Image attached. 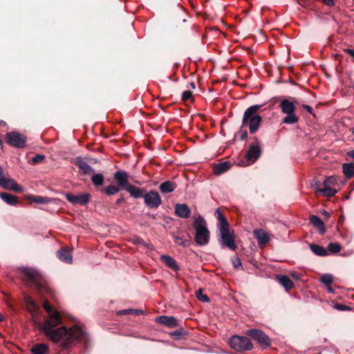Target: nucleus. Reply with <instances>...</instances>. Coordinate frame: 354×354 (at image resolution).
Segmentation results:
<instances>
[{"mask_svg":"<svg viewBox=\"0 0 354 354\" xmlns=\"http://www.w3.org/2000/svg\"><path fill=\"white\" fill-rule=\"evenodd\" d=\"M143 199L145 205L151 209H157L162 203L160 195L155 189L145 192Z\"/></svg>","mask_w":354,"mask_h":354,"instance_id":"obj_8","label":"nucleus"},{"mask_svg":"<svg viewBox=\"0 0 354 354\" xmlns=\"http://www.w3.org/2000/svg\"><path fill=\"white\" fill-rule=\"evenodd\" d=\"M245 334L257 341L263 348H266L270 345V338L262 330L257 329H249L246 330Z\"/></svg>","mask_w":354,"mask_h":354,"instance_id":"obj_9","label":"nucleus"},{"mask_svg":"<svg viewBox=\"0 0 354 354\" xmlns=\"http://www.w3.org/2000/svg\"><path fill=\"white\" fill-rule=\"evenodd\" d=\"M0 187L16 192H23V188L15 180L5 175L1 166H0Z\"/></svg>","mask_w":354,"mask_h":354,"instance_id":"obj_10","label":"nucleus"},{"mask_svg":"<svg viewBox=\"0 0 354 354\" xmlns=\"http://www.w3.org/2000/svg\"><path fill=\"white\" fill-rule=\"evenodd\" d=\"M174 242L178 245L183 247H188L189 245V239H185L184 236L181 235L180 232L174 233L172 234Z\"/></svg>","mask_w":354,"mask_h":354,"instance_id":"obj_28","label":"nucleus"},{"mask_svg":"<svg viewBox=\"0 0 354 354\" xmlns=\"http://www.w3.org/2000/svg\"><path fill=\"white\" fill-rule=\"evenodd\" d=\"M310 248L315 254L319 257H324L328 254L327 250L319 245L310 244Z\"/></svg>","mask_w":354,"mask_h":354,"instance_id":"obj_30","label":"nucleus"},{"mask_svg":"<svg viewBox=\"0 0 354 354\" xmlns=\"http://www.w3.org/2000/svg\"><path fill=\"white\" fill-rule=\"evenodd\" d=\"M57 257L62 261L71 263L73 261L72 253L70 250L62 248L57 252Z\"/></svg>","mask_w":354,"mask_h":354,"instance_id":"obj_21","label":"nucleus"},{"mask_svg":"<svg viewBox=\"0 0 354 354\" xmlns=\"http://www.w3.org/2000/svg\"><path fill=\"white\" fill-rule=\"evenodd\" d=\"M174 209L176 215L180 218H188L190 216L191 210L187 204L177 203Z\"/></svg>","mask_w":354,"mask_h":354,"instance_id":"obj_16","label":"nucleus"},{"mask_svg":"<svg viewBox=\"0 0 354 354\" xmlns=\"http://www.w3.org/2000/svg\"><path fill=\"white\" fill-rule=\"evenodd\" d=\"M261 154V149L260 144L257 140L252 143L248 150L245 153V159L247 160V165H250L257 161Z\"/></svg>","mask_w":354,"mask_h":354,"instance_id":"obj_12","label":"nucleus"},{"mask_svg":"<svg viewBox=\"0 0 354 354\" xmlns=\"http://www.w3.org/2000/svg\"><path fill=\"white\" fill-rule=\"evenodd\" d=\"M279 107L283 114L286 117L283 119L282 122L286 124H294L299 121V117L296 115V106L294 101L290 99H283L279 103Z\"/></svg>","mask_w":354,"mask_h":354,"instance_id":"obj_4","label":"nucleus"},{"mask_svg":"<svg viewBox=\"0 0 354 354\" xmlns=\"http://www.w3.org/2000/svg\"><path fill=\"white\" fill-rule=\"evenodd\" d=\"M333 277L331 274H326L322 276L320 281L326 286L330 287L333 281Z\"/></svg>","mask_w":354,"mask_h":354,"instance_id":"obj_37","label":"nucleus"},{"mask_svg":"<svg viewBox=\"0 0 354 354\" xmlns=\"http://www.w3.org/2000/svg\"><path fill=\"white\" fill-rule=\"evenodd\" d=\"M44 158L45 156L44 155L37 154L31 159V163L32 165H36L42 161Z\"/></svg>","mask_w":354,"mask_h":354,"instance_id":"obj_40","label":"nucleus"},{"mask_svg":"<svg viewBox=\"0 0 354 354\" xmlns=\"http://www.w3.org/2000/svg\"><path fill=\"white\" fill-rule=\"evenodd\" d=\"M247 136H248V133L246 131H241V139L242 140H244L245 139H246Z\"/></svg>","mask_w":354,"mask_h":354,"instance_id":"obj_48","label":"nucleus"},{"mask_svg":"<svg viewBox=\"0 0 354 354\" xmlns=\"http://www.w3.org/2000/svg\"><path fill=\"white\" fill-rule=\"evenodd\" d=\"M120 191V188L115 185H109L104 189V192L109 196L113 195Z\"/></svg>","mask_w":354,"mask_h":354,"instance_id":"obj_39","label":"nucleus"},{"mask_svg":"<svg viewBox=\"0 0 354 354\" xmlns=\"http://www.w3.org/2000/svg\"><path fill=\"white\" fill-rule=\"evenodd\" d=\"M48 351V346L44 344H37L34 345L31 351L33 354H45Z\"/></svg>","mask_w":354,"mask_h":354,"instance_id":"obj_33","label":"nucleus"},{"mask_svg":"<svg viewBox=\"0 0 354 354\" xmlns=\"http://www.w3.org/2000/svg\"><path fill=\"white\" fill-rule=\"evenodd\" d=\"M75 164L80 168L83 174H90L93 172V168L82 157H77Z\"/></svg>","mask_w":354,"mask_h":354,"instance_id":"obj_18","label":"nucleus"},{"mask_svg":"<svg viewBox=\"0 0 354 354\" xmlns=\"http://www.w3.org/2000/svg\"><path fill=\"white\" fill-rule=\"evenodd\" d=\"M125 190L134 198H143L146 192L145 189L139 188L133 185L126 186Z\"/></svg>","mask_w":354,"mask_h":354,"instance_id":"obj_20","label":"nucleus"},{"mask_svg":"<svg viewBox=\"0 0 354 354\" xmlns=\"http://www.w3.org/2000/svg\"><path fill=\"white\" fill-rule=\"evenodd\" d=\"M20 273L26 280L39 284L41 280V274L39 270L35 268L28 267H21L19 268Z\"/></svg>","mask_w":354,"mask_h":354,"instance_id":"obj_13","label":"nucleus"},{"mask_svg":"<svg viewBox=\"0 0 354 354\" xmlns=\"http://www.w3.org/2000/svg\"><path fill=\"white\" fill-rule=\"evenodd\" d=\"M322 1L328 6H332L334 4L333 0H322Z\"/></svg>","mask_w":354,"mask_h":354,"instance_id":"obj_47","label":"nucleus"},{"mask_svg":"<svg viewBox=\"0 0 354 354\" xmlns=\"http://www.w3.org/2000/svg\"><path fill=\"white\" fill-rule=\"evenodd\" d=\"M192 96V92L190 91H185L182 93V100L184 101L189 100Z\"/></svg>","mask_w":354,"mask_h":354,"instance_id":"obj_42","label":"nucleus"},{"mask_svg":"<svg viewBox=\"0 0 354 354\" xmlns=\"http://www.w3.org/2000/svg\"><path fill=\"white\" fill-rule=\"evenodd\" d=\"M219 239L218 242L222 247L228 248L230 250L234 251L236 249L235 244V237L234 232L230 231V226L221 229H218Z\"/></svg>","mask_w":354,"mask_h":354,"instance_id":"obj_6","label":"nucleus"},{"mask_svg":"<svg viewBox=\"0 0 354 354\" xmlns=\"http://www.w3.org/2000/svg\"><path fill=\"white\" fill-rule=\"evenodd\" d=\"M334 308L338 310H342V311L347 310L350 309L349 307L344 306V305H342V304H336L334 306Z\"/></svg>","mask_w":354,"mask_h":354,"instance_id":"obj_43","label":"nucleus"},{"mask_svg":"<svg viewBox=\"0 0 354 354\" xmlns=\"http://www.w3.org/2000/svg\"><path fill=\"white\" fill-rule=\"evenodd\" d=\"M232 263L234 268L239 269L242 268V263L241 259L238 257L232 259Z\"/></svg>","mask_w":354,"mask_h":354,"instance_id":"obj_41","label":"nucleus"},{"mask_svg":"<svg viewBox=\"0 0 354 354\" xmlns=\"http://www.w3.org/2000/svg\"><path fill=\"white\" fill-rule=\"evenodd\" d=\"M261 107L262 105L259 104L250 106L243 113L241 127L248 126L250 133H255L259 129L262 118L257 113Z\"/></svg>","mask_w":354,"mask_h":354,"instance_id":"obj_2","label":"nucleus"},{"mask_svg":"<svg viewBox=\"0 0 354 354\" xmlns=\"http://www.w3.org/2000/svg\"><path fill=\"white\" fill-rule=\"evenodd\" d=\"M6 140L8 145L16 148H23L25 147L26 137L18 132L11 131L6 135Z\"/></svg>","mask_w":354,"mask_h":354,"instance_id":"obj_11","label":"nucleus"},{"mask_svg":"<svg viewBox=\"0 0 354 354\" xmlns=\"http://www.w3.org/2000/svg\"><path fill=\"white\" fill-rule=\"evenodd\" d=\"M66 198L72 204L76 205L80 204L82 205H86L89 203L91 196L89 194H81L78 195H73L69 193L65 194Z\"/></svg>","mask_w":354,"mask_h":354,"instance_id":"obj_14","label":"nucleus"},{"mask_svg":"<svg viewBox=\"0 0 354 354\" xmlns=\"http://www.w3.org/2000/svg\"><path fill=\"white\" fill-rule=\"evenodd\" d=\"M104 176L101 174H94L91 178L92 183L95 186L102 185L104 183Z\"/></svg>","mask_w":354,"mask_h":354,"instance_id":"obj_35","label":"nucleus"},{"mask_svg":"<svg viewBox=\"0 0 354 354\" xmlns=\"http://www.w3.org/2000/svg\"><path fill=\"white\" fill-rule=\"evenodd\" d=\"M123 201H124L123 197H120V198H119L116 201V204H117V205H120V204Z\"/></svg>","mask_w":354,"mask_h":354,"instance_id":"obj_52","label":"nucleus"},{"mask_svg":"<svg viewBox=\"0 0 354 354\" xmlns=\"http://www.w3.org/2000/svg\"><path fill=\"white\" fill-rule=\"evenodd\" d=\"M158 322L170 328L178 326V320L174 317L165 315L159 316L156 319Z\"/></svg>","mask_w":354,"mask_h":354,"instance_id":"obj_19","label":"nucleus"},{"mask_svg":"<svg viewBox=\"0 0 354 354\" xmlns=\"http://www.w3.org/2000/svg\"><path fill=\"white\" fill-rule=\"evenodd\" d=\"M193 227L195 230L194 240L199 246H205L209 241V231L207 226V222L201 214L194 216Z\"/></svg>","mask_w":354,"mask_h":354,"instance_id":"obj_3","label":"nucleus"},{"mask_svg":"<svg viewBox=\"0 0 354 354\" xmlns=\"http://www.w3.org/2000/svg\"><path fill=\"white\" fill-rule=\"evenodd\" d=\"M117 314L119 315H139L144 314V311L139 309H133L129 308L121 310L117 312Z\"/></svg>","mask_w":354,"mask_h":354,"instance_id":"obj_34","label":"nucleus"},{"mask_svg":"<svg viewBox=\"0 0 354 354\" xmlns=\"http://www.w3.org/2000/svg\"><path fill=\"white\" fill-rule=\"evenodd\" d=\"M291 277H292L294 279H297H297H299V275H298L297 273H295V272L292 273V274H291Z\"/></svg>","mask_w":354,"mask_h":354,"instance_id":"obj_51","label":"nucleus"},{"mask_svg":"<svg viewBox=\"0 0 354 354\" xmlns=\"http://www.w3.org/2000/svg\"><path fill=\"white\" fill-rule=\"evenodd\" d=\"M341 246L339 243H330L328 246V252H330L331 253L335 254L340 251Z\"/></svg>","mask_w":354,"mask_h":354,"instance_id":"obj_38","label":"nucleus"},{"mask_svg":"<svg viewBox=\"0 0 354 354\" xmlns=\"http://www.w3.org/2000/svg\"><path fill=\"white\" fill-rule=\"evenodd\" d=\"M310 222L313 225H314L318 229L320 234H323L325 233L326 230L324 224L319 216L316 215H311L310 216Z\"/></svg>","mask_w":354,"mask_h":354,"instance_id":"obj_23","label":"nucleus"},{"mask_svg":"<svg viewBox=\"0 0 354 354\" xmlns=\"http://www.w3.org/2000/svg\"><path fill=\"white\" fill-rule=\"evenodd\" d=\"M347 155L354 159V149L348 151Z\"/></svg>","mask_w":354,"mask_h":354,"instance_id":"obj_50","label":"nucleus"},{"mask_svg":"<svg viewBox=\"0 0 354 354\" xmlns=\"http://www.w3.org/2000/svg\"><path fill=\"white\" fill-rule=\"evenodd\" d=\"M0 198L5 203L10 205H15L18 203V198L17 196L6 192L0 193Z\"/></svg>","mask_w":354,"mask_h":354,"instance_id":"obj_25","label":"nucleus"},{"mask_svg":"<svg viewBox=\"0 0 354 354\" xmlns=\"http://www.w3.org/2000/svg\"><path fill=\"white\" fill-rule=\"evenodd\" d=\"M343 173L347 178H351L354 176V163H344L342 165Z\"/></svg>","mask_w":354,"mask_h":354,"instance_id":"obj_31","label":"nucleus"},{"mask_svg":"<svg viewBox=\"0 0 354 354\" xmlns=\"http://www.w3.org/2000/svg\"><path fill=\"white\" fill-rule=\"evenodd\" d=\"M346 51L354 58V49H346Z\"/></svg>","mask_w":354,"mask_h":354,"instance_id":"obj_49","label":"nucleus"},{"mask_svg":"<svg viewBox=\"0 0 354 354\" xmlns=\"http://www.w3.org/2000/svg\"><path fill=\"white\" fill-rule=\"evenodd\" d=\"M278 283L283 288H293L294 284L290 278L283 274H278L276 276Z\"/></svg>","mask_w":354,"mask_h":354,"instance_id":"obj_26","label":"nucleus"},{"mask_svg":"<svg viewBox=\"0 0 354 354\" xmlns=\"http://www.w3.org/2000/svg\"><path fill=\"white\" fill-rule=\"evenodd\" d=\"M318 354H321V353H318Z\"/></svg>","mask_w":354,"mask_h":354,"instance_id":"obj_59","label":"nucleus"},{"mask_svg":"<svg viewBox=\"0 0 354 354\" xmlns=\"http://www.w3.org/2000/svg\"><path fill=\"white\" fill-rule=\"evenodd\" d=\"M4 320V317L3 315L0 314V322H2Z\"/></svg>","mask_w":354,"mask_h":354,"instance_id":"obj_57","label":"nucleus"},{"mask_svg":"<svg viewBox=\"0 0 354 354\" xmlns=\"http://www.w3.org/2000/svg\"><path fill=\"white\" fill-rule=\"evenodd\" d=\"M327 290H328L329 292L333 293V292H335V289L330 288V289H327Z\"/></svg>","mask_w":354,"mask_h":354,"instance_id":"obj_56","label":"nucleus"},{"mask_svg":"<svg viewBox=\"0 0 354 354\" xmlns=\"http://www.w3.org/2000/svg\"><path fill=\"white\" fill-rule=\"evenodd\" d=\"M253 234L257 240V243L259 245H265L270 240V235L263 229L254 230L253 231Z\"/></svg>","mask_w":354,"mask_h":354,"instance_id":"obj_15","label":"nucleus"},{"mask_svg":"<svg viewBox=\"0 0 354 354\" xmlns=\"http://www.w3.org/2000/svg\"><path fill=\"white\" fill-rule=\"evenodd\" d=\"M353 1H354V0H353Z\"/></svg>","mask_w":354,"mask_h":354,"instance_id":"obj_60","label":"nucleus"},{"mask_svg":"<svg viewBox=\"0 0 354 354\" xmlns=\"http://www.w3.org/2000/svg\"><path fill=\"white\" fill-rule=\"evenodd\" d=\"M28 199L30 201V202L37 204H46L50 202V199L49 198L41 196L30 195L28 196Z\"/></svg>","mask_w":354,"mask_h":354,"instance_id":"obj_32","label":"nucleus"},{"mask_svg":"<svg viewBox=\"0 0 354 354\" xmlns=\"http://www.w3.org/2000/svg\"><path fill=\"white\" fill-rule=\"evenodd\" d=\"M132 241L134 244L140 245L143 243V240L138 236L133 238Z\"/></svg>","mask_w":354,"mask_h":354,"instance_id":"obj_44","label":"nucleus"},{"mask_svg":"<svg viewBox=\"0 0 354 354\" xmlns=\"http://www.w3.org/2000/svg\"><path fill=\"white\" fill-rule=\"evenodd\" d=\"M176 187L177 185L175 182L167 180L161 183L159 186V189L162 194H168L174 192Z\"/></svg>","mask_w":354,"mask_h":354,"instance_id":"obj_22","label":"nucleus"},{"mask_svg":"<svg viewBox=\"0 0 354 354\" xmlns=\"http://www.w3.org/2000/svg\"><path fill=\"white\" fill-rule=\"evenodd\" d=\"M303 108L306 110V111L309 113H313V109L311 106H308V105H303Z\"/></svg>","mask_w":354,"mask_h":354,"instance_id":"obj_46","label":"nucleus"},{"mask_svg":"<svg viewBox=\"0 0 354 354\" xmlns=\"http://www.w3.org/2000/svg\"><path fill=\"white\" fill-rule=\"evenodd\" d=\"M44 308L46 311V316L41 328L49 339L57 343L62 340L63 347H68L75 340H83L86 337L85 331L79 326H75L70 329L66 326L55 327L62 322V318L59 313L54 309L48 301L43 304Z\"/></svg>","mask_w":354,"mask_h":354,"instance_id":"obj_1","label":"nucleus"},{"mask_svg":"<svg viewBox=\"0 0 354 354\" xmlns=\"http://www.w3.org/2000/svg\"><path fill=\"white\" fill-rule=\"evenodd\" d=\"M337 184V178L335 176H328L323 182V188L317 187L315 192L321 193L323 196L327 197H332L337 190L334 188Z\"/></svg>","mask_w":354,"mask_h":354,"instance_id":"obj_7","label":"nucleus"},{"mask_svg":"<svg viewBox=\"0 0 354 354\" xmlns=\"http://www.w3.org/2000/svg\"><path fill=\"white\" fill-rule=\"evenodd\" d=\"M230 167V164L225 161L216 164L214 167V172L216 175H221L227 171Z\"/></svg>","mask_w":354,"mask_h":354,"instance_id":"obj_29","label":"nucleus"},{"mask_svg":"<svg viewBox=\"0 0 354 354\" xmlns=\"http://www.w3.org/2000/svg\"><path fill=\"white\" fill-rule=\"evenodd\" d=\"M323 214L326 216L327 218L330 217V214L326 211H324Z\"/></svg>","mask_w":354,"mask_h":354,"instance_id":"obj_53","label":"nucleus"},{"mask_svg":"<svg viewBox=\"0 0 354 354\" xmlns=\"http://www.w3.org/2000/svg\"><path fill=\"white\" fill-rule=\"evenodd\" d=\"M195 295L196 298L202 302L207 303L209 301L208 296L205 294H203V289H198Z\"/></svg>","mask_w":354,"mask_h":354,"instance_id":"obj_36","label":"nucleus"},{"mask_svg":"<svg viewBox=\"0 0 354 354\" xmlns=\"http://www.w3.org/2000/svg\"><path fill=\"white\" fill-rule=\"evenodd\" d=\"M351 133L354 136V128L351 129Z\"/></svg>","mask_w":354,"mask_h":354,"instance_id":"obj_58","label":"nucleus"},{"mask_svg":"<svg viewBox=\"0 0 354 354\" xmlns=\"http://www.w3.org/2000/svg\"><path fill=\"white\" fill-rule=\"evenodd\" d=\"M141 245L143 246L145 248H147V250H153V247L150 243H147L143 241V243H142Z\"/></svg>","mask_w":354,"mask_h":354,"instance_id":"obj_45","label":"nucleus"},{"mask_svg":"<svg viewBox=\"0 0 354 354\" xmlns=\"http://www.w3.org/2000/svg\"><path fill=\"white\" fill-rule=\"evenodd\" d=\"M28 302L33 308L36 307V304L33 301H30Z\"/></svg>","mask_w":354,"mask_h":354,"instance_id":"obj_54","label":"nucleus"},{"mask_svg":"<svg viewBox=\"0 0 354 354\" xmlns=\"http://www.w3.org/2000/svg\"><path fill=\"white\" fill-rule=\"evenodd\" d=\"M160 259L169 268L172 269L173 270L176 271L179 269V267H178L176 261L171 257H170L169 255L163 254L160 257Z\"/></svg>","mask_w":354,"mask_h":354,"instance_id":"obj_24","label":"nucleus"},{"mask_svg":"<svg viewBox=\"0 0 354 354\" xmlns=\"http://www.w3.org/2000/svg\"><path fill=\"white\" fill-rule=\"evenodd\" d=\"M215 216L216 217L218 221V229H221L230 226L227 219L225 218L223 214L219 209H217L216 210Z\"/></svg>","mask_w":354,"mask_h":354,"instance_id":"obj_27","label":"nucleus"},{"mask_svg":"<svg viewBox=\"0 0 354 354\" xmlns=\"http://www.w3.org/2000/svg\"><path fill=\"white\" fill-rule=\"evenodd\" d=\"M114 178L122 189H125L126 186L129 185L128 184V174L124 171H117L114 174Z\"/></svg>","mask_w":354,"mask_h":354,"instance_id":"obj_17","label":"nucleus"},{"mask_svg":"<svg viewBox=\"0 0 354 354\" xmlns=\"http://www.w3.org/2000/svg\"><path fill=\"white\" fill-rule=\"evenodd\" d=\"M189 85L192 88H195V84L194 82H191Z\"/></svg>","mask_w":354,"mask_h":354,"instance_id":"obj_55","label":"nucleus"},{"mask_svg":"<svg viewBox=\"0 0 354 354\" xmlns=\"http://www.w3.org/2000/svg\"><path fill=\"white\" fill-rule=\"evenodd\" d=\"M230 344L232 348L238 352L250 351L253 348V344L248 337L237 335L230 338Z\"/></svg>","mask_w":354,"mask_h":354,"instance_id":"obj_5","label":"nucleus"}]
</instances>
